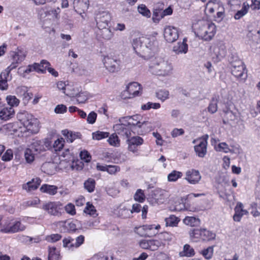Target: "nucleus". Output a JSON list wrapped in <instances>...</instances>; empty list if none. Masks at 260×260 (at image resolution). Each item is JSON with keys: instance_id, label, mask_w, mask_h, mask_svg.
<instances>
[{"instance_id": "nucleus-1", "label": "nucleus", "mask_w": 260, "mask_h": 260, "mask_svg": "<svg viewBox=\"0 0 260 260\" xmlns=\"http://www.w3.org/2000/svg\"><path fill=\"white\" fill-rule=\"evenodd\" d=\"M157 42L153 36H142L133 40V46L136 53L144 58L152 55L157 47Z\"/></svg>"}, {"instance_id": "nucleus-2", "label": "nucleus", "mask_w": 260, "mask_h": 260, "mask_svg": "<svg viewBox=\"0 0 260 260\" xmlns=\"http://www.w3.org/2000/svg\"><path fill=\"white\" fill-rule=\"evenodd\" d=\"M26 57V52L20 49L14 52L12 55V62L7 69L0 74V89L6 90L8 88V78L10 72L15 69L18 65L22 62Z\"/></svg>"}, {"instance_id": "nucleus-3", "label": "nucleus", "mask_w": 260, "mask_h": 260, "mask_svg": "<svg viewBox=\"0 0 260 260\" xmlns=\"http://www.w3.org/2000/svg\"><path fill=\"white\" fill-rule=\"evenodd\" d=\"M216 25L212 22L206 20H199L193 25L196 35L200 39L205 41H211L216 32Z\"/></svg>"}, {"instance_id": "nucleus-4", "label": "nucleus", "mask_w": 260, "mask_h": 260, "mask_svg": "<svg viewBox=\"0 0 260 260\" xmlns=\"http://www.w3.org/2000/svg\"><path fill=\"white\" fill-rule=\"evenodd\" d=\"M173 69L171 63L161 57L152 59L149 64V71L152 74L161 77L170 76Z\"/></svg>"}, {"instance_id": "nucleus-5", "label": "nucleus", "mask_w": 260, "mask_h": 260, "mask_svg": "<svg viewBox=\"0 0 260 260\" xmlns=\"http://www.w3.org/2000/svg\"><path fill=\"white\" fill-rule=\"evenodd\" d=\"M17 118L27 131L32 134H36L39 131V121L32 115L26 111L19 112Z\"/></svg>"}, {"instance_id": "nucleus-6", "label": "nucleus", "mask_w": 260, "mask_h": 260, "mask_svg": "<svg viewBox=\"0 0 260 260\" xmlns=\"http://www.w3.org/2000/svg\"><path fill=\"white\" fill-rule=\"evenodd\" d=\"M1 231L6 234H14L24 231L26 226L20 220L8 219L2 224Z\"/></svg>"}, {"instance_id": "nucleus-7", "label": "nucleus", "mask_w": 260, "mask_h": 260, "mask_svg": "<svg viewBox=\"0 0 260 260\" xmlns=\"http://www.w3.org/2000/svg\"><path fill=\"white\" fill-rule=\"evenodd\" d=\"M231 73L237 80L244 81L247 77L246 68L240 60H236L231 63Z\"/></svg>"}, {"instance_id": "nucleus-8", "label": "nucleus", "mask_w": 260, "mask_h": 260, "mask_svg": "<svg viewBox=\"0 0 260 260\" xmlns=\"http://www.w3.org/2000/svg\"><path fill=\"white\" fill-rule=\"evenodd\" d=\"M140 118L141 116L138 115L126 116L120 118L119 122H125L129 126H135L136 128L140 129V130H138V133L142 134L145 132V128L148 122L147 121L141 122L140 121Z\"/></svg>"}, {"instance_id": "nucleus-9", "label": "nucleus", "mask_w": 260, "mask_h": 260, "mask_svg": "<svg viewBox=\"0 0 260 260\" xmlns=\"http://www.w3.org/2000/svg\"><path fill=\"white\" fill-rule=\"evenodd\" d=\"M42 208L51 215L60 216L63 210L62 204L59 202H50L44 204Z\"/></svg>"}, {"instance_id": "nucleus-10", "label": "nucleus", "mask_w": 260, "mask_h": 260, "mask_svg": "<svg viewBox=\"0 0 260 260\" xmlns=\"http://www.w3.org/2000/svg\"><path fill=\"white\" fill-rule=\"evenodd\" d=\"M142 93L141 85L138 82L128 84L126 90L123 91L122 96L124 99H131L138 96Z\"/></svg>"}, {"instance_id": "nucleus-11", "label": "nucleus", "mask_w": 260, "mask_h": 260, "mask_svg": "<svg viewBox=\"0 0 260 260\" xmlns=\"http://www.w3.org/2000/svg\"><path fill=\"white\" fill-rule=\"evenodd\" d=\"M190 236L191 237L194 238H201L204 241H210L215 239L216 235L206 229H193L190 232Z\"/></svg>"}, {"instance_id": "nucleus-12", "label": "nucleus", "mask_w": 260, "mask_h": 260, "mask_svg": "<svg viewBox=\"0 0 260 260\" xmlns=\"http://www.w3.org/2000/svg\"><path fill=\"white\" fill-rule=\"evenodd\" d=\"M103 61L105 68L110 72H117L120 69V61L115 58L107 55L104 57Z\"/></svg>"}, {"instance_id": "nucleus-13", "label": "nucleus", "mask_w": 260, "mask_h": 260, "mask_svg": "<svg viewBox=\"0 0 260 260\" xmlns=\"http://www.w3.org/2000/svg\"><path fill=\"white\" fill-rule=\"evenodd\" d=\"M96 25L99 29L105 28L108 26L111 20L110 14L106 11L99 12L95 17Z\"/></svg>"}, {"instance_id": "nucleus-14", "label": "nucleus", "mask_w": 260, "mask_h": 260, "mask_svg": "<svg viewBox=\"0 0 260 260\" xmlns=\"http://www.w3.org/2000/svg\"><path fill=\"white\" fill-rule=\"evenodd\" d=\"M128 145V150L133 153H136L138 150V147L142 145L144 140L139 136H134L128 138L126 140Z\"/></svg>"}, {"instance_id": "nucleus-15", "label": "nucleus", "mask_w": 260, "mask_h": 260, "mask_svg": "<svg viewBox=\"0 0 260 260\" xmlns=\"http://www.w3.org/2000/svg\"><path fill=\"white\" fill-rule=\"evenodd\" d=\"M164 38L169 43H173L176 41L179 37L177 29L173 26H167L164 32Z\"/></svg>"}, {"instance_id": "nucleus-16", "label": "nucleus", "mask_w": 260, "mask_h": 260, "mask_svg": "<svg viewBox=\"0 0 260 260\" xmlns=\"http://www.w3.org/2000/svg\"><path fill=\"white\" fill-rule=\"evenodd\" d=\"M125 122H120L113 126L115 132L119 136L127 139L131 134L130 127Z\"/></svg>"}, {"instance_id": "nucleus-17", "label": "nucleus", "mask_w": 260, "mask_h": 260, "mask_svg": "<svg viewBox=\"0 0 260 260\" xmlns=\"http://www.w3.org/2000/svg\"><path fill=\"white\" fill-rule=\"evenodd\" d=\"M226 53L225 45L222 43H218L213 49V58L216 62H218L223 58Z\"/></svg>"}, {"instance_id": "nucleus-18", "label": "nucleus", "mask_w": 260, "mask_h": 260, "mask_svg": "<svg viewBox=\"0 0 260 260\" xmlns=\"http://www.w3.org/2000/svg\"><path fill=\"white\" fill-rule=\"evenodd\" d=\"M185 179L191 184L198 183L201 179V176L198 170L192 169L186 172Z\"/></svg>"}, {"instance_id": "nucleus-19", "label": "nucleus", "mask_w": 260, "mask_h": 260, "mask_svg": "<svg viewBox=\"0 0 260 260\" xmlns=\"http://www.w3.org/2000/svg\"><path fill=\"white\" fill-rule=\"evenodd\" d=\"M207 142L205 140H200L199 143L194 146L196 154L200 157H204L207 153Z\"/></svg>"}, {"instance_id": "nucleus-20", "label": "nucleus", "mask_w": 260, "mask_h": 260, "mask_svg": "<svg viewBox=\"0 0 260 260\" xmlns=\"http://www.w3.org/2000/svg\"><path fill=\"white\" fill-rule=\"evenodd\" d=\"M47 143L41 140L34 141L30 148L36 153H40L46 150V147H47Z\"/></svg>"}, {"instance_id": "nucleus-21", "label": "nucleus", "mask_w": 260, "mask_h": 260, "mask_svg": "<svg viewBox=\"0 0 260 260\" xmlns=\"http://www.w3.org/2000/svg\"><path fill=\"white\" fill-rule=\"evenodd\" d=\"M41 180L40 178L32 179L30 181L22 185V189L29 192L37 189L40 185Z\"/></svg>"}, {"instance_id": "nucleus-22", "label": "nucleus", "mask_w": 260, "mask_h": 260, "mask_svg": "<svg viewBox=\"0 0 260 260\" xmlns=\"http://www.w3.org/2000/svg\"><path fill=\"white\" fill-rule=\"evenodd\" d=\"M14 112L12 107H4L0 111V119L6 121L14 116Z\"/></svg>"}, {"instance_id": "nucleus-23", "label": "nucleus", "mask_w": 260, "mask_h": 260, "mask_svg": "<svg viewBox=\"0 0 260 260\" xmlns=\"http://www.w3.org/2000/svg\"><path fill=\"white\" fill-rule=\"evenodd\" d=\"M187 40L184 38L182 42H178L173 47V51L176 54L186 53L188 51V45L186 44Z\"/></svg>"}, {"instance_id": "nucleus-24", "label": "nucleus", "mask_w": 260, "mask_h": 260, "mask_svg": "<svg viewBox=\"0 0 260 260\" xmlns=\"http://www.w3.org/2000/svg\"><path fill=\"white\" fill-rule=\"evenodd\" d=\"M17 94L23 97L24 102H28L32 97V93L28 92L27 88L25 86L18 87L16 89Z\"/></svg>"}, {"instance_id": "nucleus-25", "label": "nucleus", "mask_w": 260, "mask_h": 260, "mask_svg": "<svg viewBox=\"0 0 260 260\" xmlns=\"http://www.w3.org/2000/svg\"><path fill=\"white\" fill-rule=\"evenodd\" d=\"M56 165L50 162H45L41 167L42 171L48 175H52L55 173Z\"/></svg>"}, {"instance_id": "nucleus-26", "label": "nucleus", "mask_w": 260, "mask_h": 260, "mask_svg": "<svg viewBox=\"0 0 260 260\" xmlns=\"http://www.w3.org/2000/svg\"><path fill=\"white\" fill-rule=\"evenodd\" d=\"M58 190L57 186L47 184H43L40 188L41 192L48 193L50 195H55Z\"/></svg>"}, {"instance_id": "nucleus-27", "label": "nucleus", "mask_w": 260, "mask_h": 260, "mask_svg": "<svg viewBox=\"0 0 260 260\" xmlns=\"http://www.w3.org/2000/svg\"><path fill=\"white\" fill-rule=\"evenodd\" d=\"M160 228L159 224H145L143 225V229H144V231L148 233L151 237L155 235L159 229Z\"/></svg>"}, {"instance_id": "nucleus-28", "label": "nucleus", "mask_w": 260, "mask_h": 260, "mask_svg": "<svg viewBox=\"0 0 260 260\" xmlns=\"http://www.w3.org/2000/svg\"><path fill=\"white\" fill-rule=\"evenodd\" d=\"M50 63L46 60H42L40 63H35L34 70L38 72L44 73L50 66Z\"/></svg>"}, {"instance_id": "nucleus-29", "label": "nucleus", "mask_w": 260, "mask_h": 260, "mask_svg": "<svg viewBox=\"0 0 260 260\" xmlns=\"http://www.w3.org/2000/svg\"><path fill=\"white\" fill-rule=\"evenodd\" d=\"M249 9V5L246 2L243 3L242 9L238 11L235 14L234 16L235 19L236 20L240 19L247 13Z\"/></svg>"}, {"instance_id": "nucleus-30", "label": "nucleus", "mask_w": 260, "mask_h": 260, "mask_svg": "<svg viewBox=\"0 0 260 260\" xmlns=\"http://www.w3.org/2000/svg\"><path fill=\"white\" fill-rule=\"evenodd\" d=\"M48 260H60L59 252L54 247H49L48 250Z\"/></svg>"}, {"instance_id": "nucleus-31", "label": "nucleus", "mask_w": 260, "mask_h": 260, "mask_svg": "<svg viewBox=\"0 0 260 260\" xmlns=\"http://www.w3.org/2000/svg\"><path fill=\"white\" fill-rule=\"evenodd\" d=\"M195 254L194 249L188 244L184 245L183 250L179 253L181 256L190 257L194 255Z\"/></svg>"}, {"instance_id": "nucleus-32", "label": "nucleus", "mask_w": 260, "mask_h": 260, "mask_svg": "<svg viewBox=\"0 0 260 260\" xmlns=\"http://www.w3.org/2000/svg\"><path fill=\"white\" fill-rule=\"evenodd\" d=\"M95 181L92 178H88L84 183V187L89 192H92L95 189Z\"/></svg>"}, {"instance_id": "nucleus-33", "label": "nucleus", "mask_w": 260, "mask_h": 260, "mask_svg": "<svg viewBox=\"0 0 260 260\" xmlns=\"http://www.w3.org/2000/svg\"><path fill=\"white\" fill-rule=\"evenodd\" d=\"M182 173L181 172L174 170L169 173L168 175V181L169 182H175L178 179L182 176Z\"/></svg>"}, {"instance_id": "nucleus-34", "label": "nucleus", "mask_w": 260, "mask_h": 260, "mask_svg": "<svg viewBox=\"0 0 260 260\" xmlns=\"http://www.w3.org/2000/svg\"><path fill=\"white\" fill-rule=\"evenodd\" d=\"M183 222L190 226H194L199 224L200 220L194 217L187 216L183 219Z\"/></svg>"}, {"instance_id": "nucleus-35", "label": "nucleus", "mask_w": 260, "mask_h": 260, "mask_svg": "<svg viewBox=\"0 0 260 260\" xmlns=\"http://www.w3.org/2000/svg\"><path fill=\"white\" fill-rule=\"evenodd\" d=\"M36 154L30 148H26L24 151V157L26 162L28 163L32 162Z\"/></svg>"}, {"instance_id": "nucleus-36", "label": "nucleus", "mask_w": 260, "mask_h": 260, "mask_svg": "<svg viewBox=\"0 0 260 260\" xmlns=\"http://www.w3.org/2000/svg\"><path fill=\"white\" fill-rule=\"evenodd\" d=\"M75 240L71 237L65 238L62 240L63 247L68 249H72L75 248L74 246Z\"/></svg>"}, {"instance_id": "nucleus-37", "label": "nucleus", "mask_w": 260, "mask_h": 260, "mask_svg": "<svg viewBox=\"0 0 260 260\" xmlns=\"http://www.w3.org/2000/svg\"><path fill=\"white\" fill-rule=\"evenodd\" d=\"M236 118V115L232 111L227 110L225 112V116L224 118L223 119V122L224 124H228L231 121H234Z\"/></svg>"}, {"instance_id": "nucleus-38", "label": "nucleus", "mask_w": 260, "mask_h": 260, "mask_svg": "<svg viewBox=\"0 0 260 260\" xmlns=\"http://www.w3.org/2000/svg\"><path fill=\"white\" fill-rule=\"evenodd\" d=\"M166 193V191L165 190L157 189L154 191V198L157 203L161 202V201L164 199Z\"/></svg>"}, {"instance_id": "nucleus-39", "label": "nucleus", "mask_w": 260, "mask_h": 260, "mask_svg": "<svg viewBox=\"0 0 260 260\" xmlns=\"http://www.w3.org/2000/svg\"><path fill=\"white\" fill-rule=\"evenodd\" d=\"M167 226H177L179 220L174 215H170L169 217L165 219Z\"/></svg>"}, {"instance_id": "nucleus-40", "label": "nucleus", "mask_w": 260, "mask_h": 260, "mask_svg": "<svg viewBox=\"0 0 260 260\" xmlns=\"http://www.w3.org/2000/svg\"><path fill=\"white\" fill-rule=\"evenodd\" d=\"M162 245H164L165 244H163L161 241H160L158 240H149V250H156Z\"/></svg>"}, {"instance_id": "nucleus-41", "label": "nucleus", "mask_w": 260, "mask_h": 260, "mask_svg": "<svg viewBox=\"0 0 260 260\" xmlns=\"http://www.w3.org/2000/svg\"><path fill=\"white\" fill-rule=\"evenodd\" d=\"M6 101L8 105L12 107L17 106L19 104V100L14 95H8L6 97Z\"/></svg>"}, {"instance_id": "nucleus-42", "label": "nucleus", "mask_w": 260, "mask_h": 260, "mask_svg": "<svg viewBox=\"0 0 260 260\" xmlns=\"http://www.w3.org/2000/svg\"><path fill=\"white\" fill-rule=\"evenodd\" d=\"M215 149L217 151L223 152L226 153L231 151L228 145L225 142L219 143L217 146L215 147Z\"/></svg>"}, {"instance_id": "nucleus-43", "label": "nucleus", "mask_w": 260, "mask_h": 260, "mask_svg": "<svg viewBox=\"0 0 260 260\" xmlns=\"http://www.w3.org/2000/svg\"><path fill=\"white\" fill-rule=\"evenodd\" d=\"M93 139L100 140L109 137V133L107 132L96 131L92 134Z\"/></svg>"}, {"instance_id": "nucleus-44", "label": "nucleus", "mask_w": 260, "mask_h": 260, "mask_svg": "<svg viewBox=\"0 0 260 260\" xmlns=\"http://www.w3.org/2000/svg\"><path fill=\"white\" fill-rule=\"evenodd\" d=\"M138 11L143 16L147 18H149L151 16L150 11L144 5L142 4L139 5L138 7Z\"/></svg>"}, {"instance_id": "nucleus-45", "label": "nucleus", "mask_w": 260, "mask_h": 260, "mask_svg": "<svg viewBox=\"0 0 260 260\" xmlns=\"http://www.w3.org/2000/svg\"><path fill=\"white\" fill-rule=\"evenodd\" d=\"M201 253L206 259H211L213 254V247L209 246L208 248L204 249L202 251Z\"/></svg>"}, {"instance_id": "nucleus-46", "label": "nucleus", "mask_w": 260, "mask_h": 260, "mask_svg": "<svg viewBox=\"0 0 260 260\" xmlns=\"http://www.w3.org/2000/svg\"><path fill=\"white\" fill-rule=\"evenodd\" d=\"M217 110V100L213 98L211 101L209 106L208 107V111L211 114L215 113Z\"/></svg>"}, {"instance_id": "nucleus-47", "label": "nucleus", "mask_w": 260, "mask_h": 260, "mask_svg": "<svg viewBox=\"0 0 260 260\" xmlns=\"http://www.w3.org/2000/svg\"><path fill=\"white\" fill-rule=\"evenodd\" d=\"M135 200L139 202L142 203L145 199V196L143 190L141 189H137L134 196Z\"/></svg>"}, {"instance_id": "nucleus-48", "label": "nucleus", "mask_w": 260, "mask_h": 260, "mask_svg": "<svg viewBox=\"0 0 260 260\" xmlns=\"http://www.w3.org/2000/svg\"><path fill=\"white\" fill-rule=\"evenodd\" d=\"M169 92L168 90H160L156 92L157 98L162 101H165L169 98Z\"/></svg>"}, {"instance_id": "nucleus-49", "label": "nucleus", "mask_w": 260, "mask_h": 260, "mask_svg": "<svg viewBox=\"0 0 260 260\" xmlns=\"http://www.w3.org/2000/svg\"><path fill=\"white\" fill-rule=\"evenodd\" d=\"M64 141L63 138L57 139L54 141L53 147L55 151H60L63 147Z\"/></svg>"}, {"instance_id": "nucleus-50", "label": "nucleus", "mask_w": 260, "mask_h": 260, "mask_svg": "<svg viewBox=\"0 0 260 260\" xmlns=\"http://www.w3.org/2000/svg\"><path fill=\"white\" fill-rule=\"evenodd\" d=\"M62 236L61 235L54 234L47 236L46 238V240L49 242L54 243L60 240Z\"/></svg>"}, {"instance_id": "nucleus-51", "label": "nucleus", "mask_w": 260, "mask_h": 260, "mask_svg": "<svg viewBox=\"0 0 260 260\" xmlns=\"http://www.w3.org/2000/svg\"><path fill=\"white\" fill-rule=\"evenodd\" d=\"M84 212L86 214L92 216L96 214V210L95 209L94 207L92 204H90L89 202L87 203L86 206L84 210Z\"/></svg>"}, {"instance_id": "nucleus-52", "label": "nucleus", "mask_w": 260, "mask_h": 260, "mask_svg": "<svg viewBox=\"0 0 260 260\" xmlns=\"http://www.w3.org/2000/svg\"><path fill=\"white\" fill-rule=\"evenodd\" d=\"M109 144L114 146H118L119 145V141L118 136L116 134H112L108 140Z\"/></svg>"}, {"instance_id": "nucleus-53", "label": "nucleus", "mask_w": 260, "mask_h": 260, "mask_svg": "<svg viewBox=\"0 0 260 260\" xmlns=\"http://www.w3.org/2000/svg\"><path fill=\"white\" fill-rule=\"evenodd\" d=\"M101 29L102 30L101 36L104 39L109 40L112 38V33L110 29L107 28V27Z\"/></svg>"}, {"instance_id": "nucleus-54", "label": "nucleus", "mask_w": 260, "mask_h": 260, "mask_svg": "<svg viewBox=\"0 0 260 260\" xmlns=\"http://www.w3.org/2000/svg\"><path fill=\"white\" fill-rule=\"evenodd\" d=\"M243 205L241 203H238L236 206L235 208V212L236 213H238V214H241V216H243L244 215L247 214L248 212L243 209Z\"/></svg>"}, {"instance_id": "nucleus-55", "label": "nucleus", "mask_w": 260, "mask_h": 260, "mask_svg": "<svg viewBox=\"0 0 260 260\" xmlns=\"http://www.w3.org/2000/svg\"><path fill=\"white\" fill-rule=\"evenodd\" d=\"M64 210L66 212L71 215L76 214L75 207L74 204L72 203H68L65 207Z\"/></svg>"}, {"instance_id": "nucleus-56", "label": "nucleus", "mask_w": 260, "mask_h": 260, "mask_svg": "<svg viewBox=\"0 0 260 260\" xmlns=\"http://www.w3.org/2000/svg\"><path fill=\"white\" fill-rule=\"evenodd\" d=\"M68 85L66 84L64 82L59 81L57 83L58 89L61 90L62 92L66 95H69L68 93H66V90L68 89Z\"/></svg>"}, {"instance_id": "nucleus-57", "label": "nucleus", "mask_w": 260, "mask_h": 260, "mask_svg": "<svg viewBox=\"0 0 260 260\" xmlns=\"http://www.w3.org/2000/svg\"><path fill=\"white\" fill-rule=\"evenodd\" d=\"M97 117V114L94 111L91 112L87 117V121L88 123L92 124L95 123Z\"/></svg>"}, {"instance_id": "nucleus-58", "label": "nucleus", "mask_w": 260, "mask_h": 260, "mask_svg": "<svg viewBox=\"0 0 260 260\" xmlns=\"http://www.w3.org/2000/svg\"><path fill=\"white\" fill-rule=\"evenodd\" d=\"M67 111V107L63 104L57 105L54 109V112L56 114H63L66 113Z\"/></svg>"}, {"instance_id": "nucleus-59", "label": "nucleus", "mask_w": 260, "mask_h": 260, "mask_svg": "<svg viewBox=\"0 0 260 260\" xmlns=\"http://www.w3.org/2000/svg\"><path fill=\"white\" fill-rule=\"evenodd\" d=\"M160 238L164 241L170 242L173 239L174 236L170 233L166 232L161 234Z\"/></svg>"}, {"instance_id": "nucleus-60", "label": "nucleus", "mask_w": 260, "mask_h": 260, "mask_svg": "<svg viewBox=\"0 0 260 260\" xmlns=\"http://www.w3.org/2000/svg\"><path fill=\"white\" fill-rule=\"evenodd\" d=\"M135 231L137 234L140 235L141 237H151V235H150L148 233L144 231V229H143V225L139 228H136L135 229Z\"/></svg>"}, {"instance_id": "nucleus-61", "label": "nucleus", "mask_w": 260, "mask_h": 260, "mask_svg": "<svg viewBox=\"0 0 260 260\" xmlns=\"http://www.w3.org/2000/svg\"><path fill=\"white\" fill-rule=\"evenodd\" d=\"M13 157V151L11 149H8L2 156V159L4 161H10Z\"/></svg>"}, {"instance_id": "nucleus-62", "label": "nucleus", "mask_w": 260, "mask_h": 260, "mask_svg": "<svg viewBox=\"0 0 260 260\" xmlns=\"http://www.w3.org/2000/svg\"><path fill=\"white\" fill-rule=\"evenodd\" d=\"M81 159L84 160L85 162H89L91 159V156L87 151H83L80 154Z\"/></svg>"}, {"instance_id": "nucleus-63", "label": "nucleus", "mask_w": 260, "mask_h": 260, "mask_svg": "<svg viewBox=\"0 0 260 260\" xmlns=\"http://www.w3.org/2000/svg\"><path fill=\"white\" fill-rule=\"evenodd\" d=\"M252 10H258L260 9V1L258 0H251V4L249 5V8Z\"/></svg>"}, {"instance_id": "nucleus-64", "label": "nucleus", "mask_w": 260, "mask_h": 260, "mask_svg": "<svg viewBox=\"0 0 260 260\" xmlns=\"http://www.w3.org/2000/svg\"><path fill=\"white\" fill-rule=\"evenodd\" d=\"M92 260H112V257L109 258L107 255H105L103 254H100L94 255L92 257Z\"/></svg>"}]
</instances>
